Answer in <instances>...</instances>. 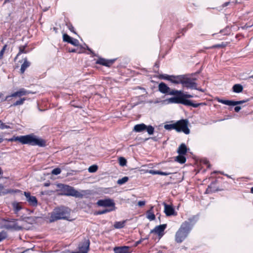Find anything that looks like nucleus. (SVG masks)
<instances>
[{"instance_id":"59","label":"nucleus","mask_w":253,"mask_h":253,"mask_svg":"<svg viewBox=\"0 0 253 253\" xmlns=\"http://www.w3.org/2000/svg\"><path fill=\"white\" fill-rule=\"evenodd\" d=\"M225 175H226L227 177L229 178H231L230 176L228 175V174H225Z\"/></svg>"},{"instance_id":"38","label":"nucleus","mask_w":253,"mask_h":253,"mask_svg":"<svg viewBox=\"0 0 253 253\" xmlns=\"http://www.w3.org/2000/svg\"><path fill=\"white\" fill-rule=\"evenodd\" d=\"M9 126L6 125L5 124L3 123L1 121L0 122V128L1 129L10 128Z\"/></svg>"},{"instance_id":"18","label":"nucleus","mask_w":253,"mask_h":253,"mask_svg":"<svg viewBox=\"0 0 253 253\" xmlns=\"http://www.w3.org/2000/svg\"><path fill=\"white\" fill-rule=\"evenodd\" d=\"M114 62V60H108L104 58H99L96 62L97 64L104 65L105 66H109Z\"/></svg>"},{"instance_id":"24","label":"nucleus","mask_w":253,"mask_h":253,"mask_svg":"<svg viewBox=\"0 0 253 253\" xmlns=\"http://www.w3.org/2000/svg\"><path fill=\"white\" fill-rule=\"evenodd\" d=\"M175 160L180 164H183L186 162V158L183 155H179L175 158Z\"/></svg>"},{"instance_id":"51","label":"nucleus","mask_w":253,"mask_h":253,"mask_svg":"<svg viewBox=\"0 0 253 253\" xmlns=\"http://www.w3.org/2000/svg\"><path fill=\"white\" fill-rule=\"evenodd\" d=\"M142 239L137 241L136 243H135V244H136V246H137V245H138L139 244H140L141 242H142Z\"/></svg>"},{"instance_id":"8","label":"nucleus","mask_w":253,"mask_h":253,"mask_svg":"<svg viewBox=\"0 0 253 253\" xmlns=\"http://www.w3.org/2000/svg\"><path fill=\"white\" fill-rule=\"evenodd\" d=\"M97 204L100 207H109L111 208L110 209H114V210H115L114 201L110 199L99 200L97 201Z\"/></svg>"},{"instance_id":"7","label":"nucleus","mask_w":253,"mask_h":253,"mask_svg":"<svg viewBox=\"0 0 253 253\" xmlns=\"http://www.w3.org/2000/svg\"><path fill=\"white\" fill-rule=\"evenodd\" d=\"M195 79L189 78L188 75H185L182 85L187 88L197 89V84L195 82Z\"/></svg>"},{"instance_id":"5","label":"nucleus","mask_w":253,"mask_h":253,"mask_svg":"<svg viewBox=\"0 0 253 253\" xmlns=\"http://www.w3.org/2000/svg\"><path fill=\"white\" fill-rule=\"evenodd\" d=\"M22 144H28L32 146H38L43 147L45 145V141L34 135L30 134L22 135Z\"/></svg>"},{"instance_id":"64","label":"nucleus","mask_w":253,"mask_h":253,"mask_svg":"<svg viewBox=\"0 0 253 253\" xmlns=\"http://www.w3.org/2000/svg\"><path fill=\"white\" fill-rule=\"evenodd\" d=\"M155 66L157 67V68L158 67V66L157 64H155Z\"/></svg>"},{"instance_id":"61","label":"nucleus","mask_w":253,"mask_h":253,"mask_svg":"<svg viewBox=\"0 0 253 253\" xmlns=\"http://www.w3.org/2000/svg\"><path fill=\"white\" fill-rule=\"evenodd\" d=\"M10 0H5V3L7 2H9Z\"/></svg>"},{"instance_id":"10","label":"nucleus","mask_w":253,"mask_h":253,"mask_svg":"<svg viewBox=\"0 0 253 253\" xmlns=\"http://www.w3.org/2000/svg\"><path fill=\"white\" fill-rule=\"evenodd\" d=\"M89 246V241L84 239V241L79 245V251L75 253H87Z\"/></svg>"},{"instance_id":"16","label":"nucleus","mask_w":253,"mask_h":253,"mask_svg":"<svg viewBox=\"0 0 253 253\" xmlns=\"http://www.w3.org/2000/svg\"><path fill=\"white\" fill-rule=\"evenodd\" d=\"M167 227V224H164L156 226L154 229L151 231V233H155L159 235L162 233Z\"/></svg>"},{"instance_id":"37","label":"nucleus","mask_w":253,"mask_h":253,"mask_svg":"<svg viewBox=\"0 0 253 253\" xmlns=\"http://www.w3.org/2000/svg\"><path fill=\"white\" fill-rule=\"evenodd\" d=\"M70 43L75 46H78L79 45V42L78 40L72 38L69 42Z\"/></svg>"},{"instance_id":"12","label":"nucleus","mask_w":253,"mask_h":253,"mask_svg":"<svg viewBox=\"0 0 253 253\" xmlns=\"http://www.w3.org/2000/svg\"><path fill=\"white\" fill-rule=\"evenodd\" d=\"M4 227L7 229L19 230L21 228L17 225L16 221L14 219L5 223L4 224Z\"/></svg>"},{"instance_id":"3","label":"nucleus","mask_w":253,"mask_h":253,"mask_svg":"<svg viewBox=\"0 0 253 253\" xmlns=\"http://www.w3.org/2000/svg\"><path fill=\"white\" fill-rule=\"evenodd\" d=\"M188 122L186 120H181L172 124L165 125L164 128L167 130L175 129L177 132H183L186 134L190 133L188 127Z\"/></svg>"},{"instance_id":"44","label":"nucleus","mask_w":253,"mask_h":253,"mask_svg":"<svg viewBox=\"0 0 253 253\" xmlns=\"http://www.w3.org/2000/svg\"><path fill=\"white\" fill-rule=\"evenodd\" d=\"M67 26H68V28L70 30V31H71L74 33H76L74 30V27L72 26V24H71L70 23L67 24Z\"/></svg>"},{"instance_id":"49","label":"nucleus","mask_w":253,"mask_h":253,"mask_svg":"<svg viewBox=\"0 0 253 253\" xmlns=\"http://www.w3.org/2000/svg\"><path fill=\"white\" fill-rule=\"evenodd\" d=\"M241 108L240 106H236L234 108V110L235 112H238L240 110H241Z\"/></svg>"},{"instance_id":"47","label":"nucleus","mask_w":253,"mask_h":253,"mask_svg":"<svg viewBox=\"0 0 253 253\" xmlns=\"http://www.w3.org/2000/svg\"><path fill=\"white\" fill-rule=\"evenodd\" d=\"M145 201H140L138 202V205L139 207L143 206L145 205Z\"/></svg>"},{"instance_id":"15","label":"nucleus","mask_w":253,"mask_h":253,"mask_svg":"<svg viewBox=\"0 0 253 253\" xmlns=\"http://www.w3.org/2000/svg\"><path fill=\"white\" fill-rule=\"evenodd\" d=\"M185 75L174 76L172 75L171 83L175 84H182L183 83L184 77Z\"/></svg>"},{"instance_id":"63","label":"nucleus","mask_w":253,"mask_h":253,"mask_svg":"<svg viewBox=\"0 0 253 253\" xmlns=\"http://www.w3.org/2000/svg\"><path fill=\"white\" fill-rule=\"evenodd\" d=\"M1 173H2V172H1V168H0V174Z\"/></svg>"},{"instance_id":"21","label":"nucleus","mask_w":253,"mask_h":253,"mask_svg":"<svg viewBox=\"0 0 253 253\" xmlns=\"http://www.w3.org/2000/svg\"><path fill=\"white\" fill-rule=\"evenodd\" d=\"M187 149L186 147V146L185 144L182 143L178 147L177 149V153L179 155H185L187 153Z\"/></svg>"},{"instance_id":"27","label":"nucleus","mask_w":253,"mask_h":253,"mask_svg":"<svg viewBox=\"0 0 253 253\" xmlns=\"http://www.w3.org/2000/svg\"><path fill=\"white\" fill-rule=\"evenodd\" d=\"M125 226V221H119L116 222L114 225V226L115 228L120 229Z\"/></svg>"},{"instance_id":"2","label":"nucleus","mask_w":253,"mask_h":253,"mask_svg":"<svg viewBox=\"0 0 253 253\" xmlns=\"http://www.w3.org/2000/svg\"><path fill=\"white\" fill-rule=\"evenodd\" d=\"M196 217H193L185 221L181 225L180 227L176 232L175 240L178 243L182 242L188 236L193 226L197 221Z\"/></svg>"},{"instance_id":"50","label":"nucleus","mask_w":253,"mask_h":253,"mask_svg":"<svg viewBox=\"0 0 253 253\" xmlns=\"http://www.w3.org/2000/svg\"><path fill=\"white\" fill-rule=\"evenodd\" d=\"M6 48V45H4L2 47V48L1 49V50L0 51V52H2V53L4 54V52Z\"/></svg>"},{"instance_id":"20","label":"nucleus","mask_w":253,"mask_h":253,"mask_svg":"<svg viewBox=\"0 0 253 253\" xmlns=\"http://www.w3.org/2000/svg\"><path fill=\"white\" fill-rule=\"evenodd\" d=\"M31 65V63L27 60L26 58L24 59V62L21 65L20 72L21 74H23L26 69L28 68Z\"/></svg>"},{"instance_id":"46","label":"nucleus","mask_w":253,"mask_h":253,"mask_svg":"<svg viewBox=\"0 0 253 253\" xmlns=\"http://www.w3.org/2000/svg\"><path fill=\"white\" fill-rule=\"evenodd\" d=\"M14 210H15V212L18 211L21 209L20 206L19 205H18V204L14 205Z\"/></svg>"},{"instance_id":"13","label":"nucleus","mask_w":253,"mask_h":253,"mask_svg":"<svg viewBox=\"0 0 253 253\" xmlns=\"http://www.w3.org/2000/svg\"><path fill=\"white\" fill-rule=\"evenodd\" d=\"M163 205L164 206V212L167 216H169L172 215H176L174 209L171 206L167 205L165 203H164Z\"/></svg>"},{"instance_id":"48","label":"nucleus","mask_w":253,"mask_h":253,"mask_svg":"<svg viewBox=\"0 0 253 253\" xmlns=\"http://www.w3.org/2000/svg\"><path fill=\"white\" fill-rule=\"evenodd\" d=\"M170 174V173H169V172H163V171H160V173H159L160 175H168Z\"/></svg>"},{"instance_id":"6","label":"nucleus","mask_w":253,"mask_h":253,"mask_svg":"<svg viewBox=\"0 0 253 253\" xmlns=\"http://www.w3.org/2000/svg\"><path fill=\"white\" fill-rule=\"evenodd\" d=\"M62 191L64 193L63 194L66 196H72L77 198H81L83 196L80 192L68 185H63Z\"/></svg>"},{"instance_id":"26","label":"nucleus","mask_w":253,"mask_h":253,"mask_svg":"<svg viewBox=\"0 0 253 253\" xmlns=\"http://www.w3.org/2000/svg\"><path fill=\"white\" fill-rule=\"evenodd\" d=\"M8 141H19L21 144L22 143V135L19 136H13L12 138L8 140Z\"/></svg>"},{"instance_id":"36","label":"nucleus","mask_w":253,"mask_h":253,"mask_svg":"<svg viewBox=\"0 0 253 253\" xmlns=\"http://www.w3.org/2000/svg\"><path fill=\"white\" fill-rule=\"evenodd\" d=\"M72 39V38H71L66 34H64L63 36V41L67 42L68 43H69L70 41H71Z\"/></svg>"},{"instance_id":"32","label":"nucleus","mask_w":253,"mask_h":253,"mask_svg":"<svg viewBox=\"0 0 253 253\" xmlns=\"http://www.w3.org/2000/svg\"><path fill=\"white\" fill-rule=\"evenodd\" d=\"M20 97L19 90L12 93L10 95L7 96L5 98V100H8L10 97Z\"/></svg>"},{"instance_id":"1","label":"nucleus","mask_w":253,"mask_h":253,"mask_svg":"<svg viewBox=\"0 0 253 253\" xmlns=\"http://www.w3.org/2000/svg\"><path fill=\"white\" fill-rule=\"evenodd\" d=\"M171 94H176L173 96L165 100L168 104H181L185 106H192L195 108L198 107L200 104L193 103L191 100L187 98H192L193 95L185 93L182 90L173 91L171 92Z\"/></svg>"},{"instance_id":"42","label":"nucleus","mask_w":253,"mask_h":253,"mask_svg":"<svg viewBox=\"0 0 253 253\" xmlns=\"http://www.w3.org/2000/svg\"><path fill=\"white\" fill-rule=\"evenodd\" d=\"M6 237L5 232H2L0 233V242L4 239Z\"/></svg>"},{"instance_id":"45","label":"nucleus","mask_w":253,"mask_h":253,"mask_svg":"<svg viewBox=\"0 0 253 253\" xmlns=\"http://www.w3.org/2000/svg\"><path fill=\"white\" fill-rule=\"evenodd\" d=\"M149 173L152 174H159L160 171L158 170H150L149 171Z\"/></svg>"},{"instance_id":"17","label":"nucleus","mask_w":253,"mask_h":253,"mask_svg":"<svg viewBox=\"0 0 253 253\" xmlns=\"http://www.w3.org/2000/svg\"><path fill=\"white\" fill-rule=\"evenodd\" d=\"M114 251L115 253H130V248L128 246L115 247Z\"/></svg>"},{"instance_id":"35","label":"nucleus","mask_w":253,"mask_h":253,"mask_svg":"<svg viewBox=\"0 0 253 253\" xmlns=\"http://www.w3.org/2000/svg\"><path fill=\"white\" fill-rule=\"evenodd\" d=\"M25 46H20L19 47V51L18 52V53L17 54L16 57H15V59L17 58V57L18 56H19V55H20L22 53H27V51H26L25 50Z\"/></svg>"},{"instance_id":"22","label":"nucleus","mask_w":253,"mask_h":253,"mask_svg":"<svg viewBox=\"0 0 253 253\" xmlns=\"http://www.w3.org/2000/svg\"><path fill=\"white\" fill-rule=\"evenodd\" d=\"M153 207L152 206L150 210L147 212V217L150 220H153L155 219V215L153 212Z\"/></svg>"},{"instance_id":"40","label":"nucleus","mask_w":253,"mask_h":253,"mask_svg":"<svg viewBox=\"0 0 253 253\" xmlns=\"http://www.w3.org/2000/svg\"><path fill=\"white\" fill-rule=\"evenodd\" d=\"M61 172V169L59 168H56L52 170V174L54 175H58Z\"/></svg>"},{"instance_id":"56","label":"nucleus","mask_w":253,"mask_h":253,"mask_svg":"<svg viewBox=\"0 0 253 253\" xmlns=\"http://www.w3.org/2000/svg\"><path fill=\"white\" fill-rule=\"evenodd\" d=\"M44 185H45V186H48L49 185V183H45V184H44Z\"/></svg>"},{"instance_id":"11","label":"nucleus","mask_w":253,"mask_h":253,"mask_svg":"<svg viewBox=\"0 0 253 253\" xmlns=\"http://www.w3.org/2000/svg\"><path fill=\"white\" fill-rule=\"evenodd\" d=\"M217 101L219 103L229 106H235L246 102L245 100L235 101L233 100H223L219 98L217 99Z\"/></svg>"},{"instance_id":"14","label":"nucleus","mask_w":253,"mask_h":253,"mask_svg":"<svg viewBox=\"0 0 253 253\" xmlns=\"http://www.w3.org/2000/svg\"><path fill=\"white\" fill-rule=\"evenodd\" d=\"M24 195L26 198V200L29 204L33 206H37V200L35 196H32L29 192H24Z\"/></svg>"},{"instance_id":"9","label":"nucleus","mask_w":253,"mask_h":253,"mask_svg":"<svg viewBox=\"0 0 253 253\" xmlns=\"http://www.w3.org/2000/svg\"><path fill=\"white\" fill-rule=\"evenodd\" d=\"M158 88L160 92L164 94H168L170 95L176 96V94H171V92L173 91H177L176 89L170 90V88L164 83L162 82L159 84Z\"/></svg>"},{"instance_id":"25","label":"nucleus","mask_w":253,"mask_h":253,"mask_svg":"<svg viewBox=\"0 0 253 253\" xmlns=\"http://www.w3.org/2000/svg\"><path fill=\"white\" fill-rule=\"evenodd\" d=\"M8 141H19L21 144L22 143V135L19 136H13L12 138L8 140Z\"/></svg>"},{"instance_id":"34","label":"nucleus","mask_w":253,"mask_h":253,"mask_svg":"<svg viewBox=\"0 0 253 253\" xmlns=\"http://www.w3.org/2000/svg\"><path fill=\"white\" fill-rule=\"evenodd\" d=\"M146 129L149 135H152L153 134L154 128L152 126H147Z\"/></svg>"},{"instance_id":"43","label":"nucleus","mask_w":253,"mask_h":253,"mask_svg":"<svg viewBox=\"0 0 253 253\" xmlns=\"http://www.w3.org/2000/svg\"><path fill=\"white\" fill-rule=\"evenodd\" d=\"M225 46V44L222 43L221 44H217L214 45L212 47L213 48H220V47H224Z\"/></svg>"},{"instance_id":"23","label":"nucleus","mask_w":253,"mask_h":253,"mask_svg":"<svg viewBox=\"0 0 253 253\" xmlns=\"http://www.w3.org/2000/svg\"><path fill=\"white\" fill-rule=\"evenodd\" d=\"M233 90L236 93H240L243 91V86L240 84H236L233 86Z\"/></svg>"},{"instance_id":"29","label":"nucleus","mask_w":253,"mask_h":253,"mask_svg":"<svg viewBox=\"0 0 253 253\" xmlns=\"http://www.w3.org/2000/svg\"><path fill=\"white\" fill-rule=\"evenodd\" d=\"M172 75H169L167 74H162L160 75V78L166 80H168L171 82Z\"/></svg>"},{"instance_id":"28","label":"nucleus","mask_w":253,"mask_h":253,"mask_svg":"<svg viewBox=\"0 0 253 253\" xmlns=\"http://www.w3.org/2000/svg\"><path fill=\"white\" fill-rule=\"evenodd\" d=\"M19 92L20 93V97L24 96V95L29 94L31 93L30 91L27 90L26 89H25V88H20L19 90Z\"/></svg>"},{"instance_id":"53","label":"nucleus","mask_w":253,"mask_h":253,"mask_svg":"<svg viewBox=\"0 0 253 253\" xmlns=\"http://www.w3.org/2000/svg\"><path fill=\"white\" fill-rule=\"evenodd\" d=\"M229 3V2H225L223 4V6L224 7V6H227Z\"/></svg>"},{"instance_id":"62","label":"nucleus","mask_w":253,"mask_h":253,"mask_svg":"<svg viewBox=\"0 0 253 253\" xmlns=\"http://www.w3.org/2000/svg\"><path fill=\"white\" fill-rule=\"evenodd\" d=\"M249 78H253V75H252L249 77Z\"/></svg>"},{"instance_id":"4","label":"nucleus","mask_w":253,"mask_h":253,"mask_svg":"<svg viewBox=\"0 0 253 253\" xmlns=\"http://www.w3.org/2000/svg\"><path fill=\"white\" fill-rule=\"evenodd\" d=\"M69 214L70 210L68 208L62 207L55 208L51 212L49 221L52 222L59 219H66Z\"/></svg>"},{"instance_id":"19","label":"nucleus","mask_w":253,"mask_h":253,"mask_svg":"<svg viewBox=\"0 0 253 253\" xmlns=\"http://www.w3.org/2000/svg\"><path fill=\"white\" fill-rule=\"evenodd\" d=\"M146 128L147 126L142 123L135 125L134 126L133 130L137 132H140L144 130H146Z\"/></svg>"},{"instance_id":"39","label":"nucleus","mask_w":253,"mask_h":253,"mask_svg":"<svg viewBox=\"0 0 253 253\" xmlns=\"http://www.w3.org/2000/svg\"><path fill=\"white\" fill-rule=\"evenodd\" d=\"M97 170V166L95 165H93L88 168V171L90 172H94Z\"/></svg>"},{"instance_id":"31","label":"nucleus","mask_w":253,"mask_h":253,"mask_svg":"<svg viewBox=\"0 0 253 253\" xmlns=\"http://www.w3.org/2000/svg\"><path fill=\"white\" fill-rule=\"evenodd\" d=\"M128 180V178L127 176H125L121 179H119L117 181V183L119 185H122L126 182Z\"/></svg>"},{"instance_id":"55","label":"nucleus","mask_w":253,"mask_h":253,"mask_svg":"<svg viewBox=\"0 0 253 253\" xmlns=\"http://www.w3.org/2000/svg\"><path fill=\"white\" fill-rule=\"evenodd\" d=\"M87 50H89L92 54H94L93 51L88 47H87Z\"/></svg>"},{"instance_id":"58","label":"nucleus","mask_w":253,"mask_h":253,"mask_svg":"<svg viewBox=\"0 0 253 253\" xmlns=\"http://www.w3.org/2000/svg\"><path fill=\"white\" fill-rule=\"evenodd\" d=\"M251 191L252 193H253V187H252L251 189Z\"/></svg>"},{"instance_id":"41","label":"nucleus","mask_w":253,"mask_h":253,"mask_svg":"<svg viewBox=\"0 0 253 253\" xmlns=\"http://www.w3.org/2000/svg\"><path fill=\"white\" fill-rule=\"evenodd\" d=\"M114 211V209H106L98 212V214H102Z\"/></svg>"},{"instance_id":"52","label":"nucleus","mask_w":253,"mask_h":253,"mask_svg":"<svg viewBox=\"0 0 253 253\" xmlns=\"http://www.w3.org/2000/svg\"><path fill=\"white\" fill-rule=\"evenodd\" d=\"M3 53L2 52H0V60L3 58Z\"/></svg>"},{"instance_id":"54","label":"nucleus","mask_w":253,"mask_h":253,"mask_svg":"<svg viewBox=\"0 0 253 253\" xmlns=\"http://www.w3.org/2000/svg\"><path fill=\"white\" fill-rule=\"evenodd\" d=\"M69 52H76V50L75 49H73L71 50H69Z\"/></svg>"},{"instance_id":"30","label":"nucleus","mask_w":253,"mask_h":253,"mask_svg":"<svg viewBox=\"0 0 253 253\" xmlns=\"http://www.w3.org/2000/svg\"><path fill=\"white\" fill-rule=\"evenodd\" d=\"M26 100L25 98H22L20 99L19 100L16 101L15 103H14L12 105H11V106H16L18 105H22L24 101Z\"/></svg>"},{"instance_id":"57","label":"nucleus","mask_w":253,"mask_h":253,"mask_svg":"<svg viewBox=\"0 0 253 253\" xmlns=\"http://www.w3.org/2000/svg\"><path fill=\"white\" fill-rule=\"evenodd\" d=\"M3 139L1 137H0V143L2 141Z\"/></svg>"},{"instance_id":"60","label":"nucleus","mask_w":253,"mask_h":253,"mask_svg":"<svg viewBox=\"0 0 253 253\" xmlns=\"http://www.w3.org/2000/svg\"><path fill=\"white\" fill-rule=\"evenodd\" d=\"M196 89L199 90H200V91H203V90L202 89H199V88H197V89Z\"/></svg>"},{"instance_id":"33","label":"nucleus","mask_w":253,"mask_h":253,"mask_svg":"<svg viewBox=\"0 0 253 253\" xmlns=\"http://www.w3.org/2000/svg\"><path fill=\"white\" fill-rule=\"evenodd\" d=\"M119 164L121 166H126V160L124 157H120L119 159Z\"/></svg>"}]
</instances>
